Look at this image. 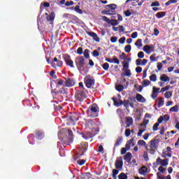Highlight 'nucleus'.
Here are the masks:
<instances>
[{"label": "nucleus", "mask_w": 179, "mask_h": 179, "mask_svg": "<svg viewBox=\"0 0 179 179\" xmlns=\"http://www.w3.org/2000/svg\"><path fill=\"white\" fill-rule=\"evenodd\" d=\"M75 64L77 66V68H83V65L86 64V62L85 60V57L83 56H78L75 59Z\"/></svg>", "instance_id": "f257e3e1"}, {"label": "nucleus", "mask_w": 179, "mask_h": 179, "mask_svg": "<svg viewBox=\"0 0 179 179\" xmlns=\"http://www.w3.org/2000/svg\"><path fill=\"white\" fill-rule=\"evenodd\" d=\"M156 164L157 166L167 167L169 166V159H162V158L158 157L156 160Z\"/></svg>", "instance_id": "f03ea898"}, {"label": "nucleus", "mask_w": 179, "mask_h": 179, "mask_svg": "<svg viewBox=\"0 0 179 179\" xmlns=\"http://www.w3.org/2000/svg\"><path fill=\"white\" fill-rule=\"evenodd\" d=\"M85 83L87 87L90 88L94 85V79L92 78L90 76H87L85 79Z\"/></svg>", "instance_id": "7ed1b4c3"}, {"label": "nucleus", "mask_w": 179, "mask_h": 179, "mask_svg": "<svg viewBox=\"0 0 179 179\" xmlns=\"http://www.w3.org/2000/svg\"><path fill=\"white\" fill-rule=\"evenodd\" d=\"M129 64L128 62H123V71L124 72V76H131V70H129Z\"/></svg>", "instance_id": "20e7f679"}, {"label": "nucleus", "mask_w": 179, "mask_h": 179, "mask_svg": "<svg viewBox=\"0 0 179 179\" xmlns=\"http://www.w3.org/2000/svg\"><path fill=\"white\" fill-rule=\"evenodd\" d=\"M87 113L90 115H91V117H97V115L92 114V113H97V106H90L89 110H87Z\"/></svg>", "instance_id": "39448f33"}, {"label": "nucleus", "mask_w": 179, "mask_h": 179, "mask_svg": "<svg viewBox=\"0 0 179 179\" xmlns=\"http://www.w3.org/2000/svg\"><path fill=\"white\" fill-rule=\"evenodd\" d=\"M148 64V59H143V60L141 59H137L136 60V64L137 66H139L140 65H143V66H145V65H146Z\"/></svg>", "instance_id": "423d86ee"}, {"label": "nucleus", "mask_w": 179, "mask_h": 179, "mask_svg": "<svg viewBox=\"0 0 179 179\" xmlns=\"http://www.w3.org/2000/svg\"><path fill=\"white\" fill-rule=\"evenodd\" d=\"M66 86H67V87L75 86V80L73 78H67L66 80Z\"/></svg>", "instance_id": "0eeeda50"}, {"label": "nucleus", "mask_w": 179, "mask_h": 179, "mask_svg": "<svg viewBox=\"0 0 179 179\" xmlns=\"http://www.w3.org/2000/svg\"><path fill=\"white\" fill-rule=\"evenodd\" d=\"M69 58H71V56H68L67 58H64V61L67 66H70V68H75V66L73 65V61H72Z\"/></svg>", "instance_id": "6e6552de"}, {"label": "nucleus", "mask_w": 179, "mask_h": 179, "mask_svg": "<svg viewBox=\"0 0 179 179\" xmlns=\"http://www.w3.org/2000/svg\"><path fill=\"white\" fill-rule=\"evenodd\" d=\"M149 169H147L146 166H142L139 169V173L141 176H146V174L149 173Z\"/></svg>", "instance_id": "1a4fd4ad"}, {"label": "nucleus", "mask_w": 179, "mask_h": 179, "mask_svg": "<svg viewBox=\"0 0 179 179\" xmlns=\"http://www.w3.org/2000/svg\"><path fill=\"white\" fill-rule=\"evenodd\" d=\"M153 49V46H150L149 45H146L143 47V50L146 52L149 55V54L152 53V50Z\"/></svg>", "instance_id": "9d476101"}, {"label": "nucleus", "mask_w": 179, "mask_h": 179, "mask_svg": "<svg viewBox=\"0 0 179 179\" xmlns=\"http://www.w3.org/2000/svg\"><path fill=\"white\" fill-rule=\"evenodd\" d=\"M158 142L157 140L154 139L150 141V148L151 149H157Z\"/></svg>", "instance_id": "9b49d317"}, {"label": "nucleus", "mask_w": 179, "mask_h": 179, "mask_svg": "<svg viewBox=\"0 0 179 179\" xmlns=\"http://www.w3.org/2000/svg\"><path fill=\"white\" fill-rule=\"evenodd\" d=\"M136 99L137 101H139V103H145L146 101L145 97H143L141 94H137L136 95Z\"/></svg>", "instance_id": "f8f14e48"}, {"label": "nucleus", "mask_w": 179, "mask_h": 179, "mask_svg": "<svg viewBox=\"0 0 179 179\" xmlns=\"http://www.w3.org/2000/svg\"><path fill=\"white\" fill-rule=\"evenodd\" d=\"M77 99L79 101H83V99H86V94L85 92L78 93Z\"/></svg>", "instance_id": "ddd939ff"}, {"label": "nucleus", "mask_w": 179, "mask_h": 179, "mask_svg": "<svg viewBox=\"0 0 179 179\" xmlns=\"http://www.w3.org/2000/svg\"><path fill=\"white\" fill-rule=\"evenodd\" d=\"M122 164H123L122 159H121V158L117 159L115 162V168L116 169H122Z\"/></svg>", "instance_id": "4468645a"}, {"label": "nucleus", "mask_w": 179, "mask_h": 179, "mask_svg": "<svg viewBox=\"0 0 179 179\" xmlns=\"http://www.w3.org/2000/svg\"><path fill=\"white\" fill-rule=\"evenodd\" d=\"M159 80H162V82H170V77L167 76L166 74H162Z\"/></svg>", "instance_id": "2eb2a0df"}, {"label": "nucleus", "mask_w": 179, "mask_h": 179, "mask_svg": "<svg viewBox=\"0 0 179 179\" xmlns=\"http://www.w3.org/2000/svg\"><path fill=\"white\" fill-rule=\"evenodd\" d=\"M113 103H114V106H116V107H120L121 106H122V100H119L117 98H113Z\"/></svg>", "instance_id": "dca6fc26"}, {"label": "nucleus", "mask_w": 179, "mask_h": 179, "mask_svg": "<svg viewBox=\"0 0 179 179\" xmlns=\"http://www.w3.org/2000/svg\"><path fill=\"white\" fill-rule=\"evenodd\" d=\"M134 123V120L132 119V117H127L126 118V124H127V127L126 128H129V127L130 125H132V124Z\"/></svg>", "instance_id": "f3484780"}, {"label": "nucleus", "mask_w": 179, "mask_h": 179, "mask_svg": "<svg viewBox=\"0 0 179 179\" xmlns=\"http://www.w3.org/2000/svg\"><path fill=\"white\" fill-rule=\"evenodd\" d=\"M122 103L123 106H124L126 108H128V107H131V108H134V105L131 102H129V101L124 100Z\"/></svg>", "instance_id": "a211bd4d"}, {"label": "nucleus", "mask_w": 179, "mask_h": 179, "mask_svg": "<svg viewBox=\"0 0 179 179\" xmlns=\"http://www.w3.org/2000/svg\"><path fill=\"white\" fill-rule=\"evenodd\" d=\"M124 160L127 162V163H129L131 162V159H132V154L131 152H127L124 157Z\"/></svg>", "instance_id": "6ab92c4d"}, {"label": "nucleus", "mask_w": 179, "mask_h": 179, "mask_svg": "<svg viewBox=\"0 0 179 179\" xmlns=\"http://www.w3.org/2000/svg\"><path fill=\"white\" fill-rule=\"evenodd\" d=\"M81 152H86L87 150V144L86 143H83L80 145Z\"/></svg>", "instance_id": "aec40b11"}, {"label": "nucleus", "mask_w": 179, "mask_h": 179, "mask_svg": "<svg viewBox=\"0 0 179 179\" xmlns=\"http://www.w3.org/2000/svg\"><path fill=\"white\" fill-rule=\"evenodd\" d=\"M55 17V13H52L50 14V15H48L46 19H47L48 22H53Z\"/></svg>", "instance_id": "412c9836"}, {"label": "nucleus", "mask_w": 179, "mask_h": 179, "mask_svg": "<svg viewBox=\"0 0 179 179\" xmlns=\"http://www.w3.org/2000/svg\"><path fill=\"white\" fill-rule=\"evenodd\" d=\"M92 178V174L90 173H85L82 174L81 179H91Z\"/></svg>", "instance_id": "4be33fe9"}, {"label": "nucleus", "mask_w": 179, "mask_h": 179, "mask_svg": "<svg viewBox=\"0 0 179 179\" xmlns=\"http://www.w3.org/2000/svg\"><path fill=\"white\" fill-rule=\"evenodd\" d=\"M178 110H179V108H178V105H176V106H174L173 107H172L169 109V111L171 113H178Z\"/></svg>", "instance_id": "5701e85b"}, {"label": "nucleus", "mask_w": 179, "mask_h": 179, "mask_svg": "<svg viewBox=\"0 0 179 179\" xmlns=\"http://www.w3.org/2000/svg\"><path fill=\"white\" fill-rule=\"evenodd\" d=\"M156 101L158 102V107H162L164 105V100L162 98H158Z\"/></svg>", "instance_id": "b1692460"}, {"label": "nucleus", "mask_w": 179, "mask_h": 179, "mask_svg": "<svg viewBox=\"0 0 179 179\" xmlns=\"http://www.w3.org/2000/svg\"><path fill=\"white\" fill-rule=\"evenodd\" d=\"M141 85L144 87H146L147 86H149V85H150V81L149 80H143V82L141 83Z\"/></svg>", "instance_id": "393cba45"}, {"label": "nucleus", "mask_w": 179, "mask_h": 179, "mask_svg": "<svg viewBox=\"0 0 179 179\" xmlns=\"http://www.w3.org/2000/svg\"><path fill=\"white\" fill-rule=\"evenodd\" d=\"M106 8H110V10H113V12H114V10H115V9H117V5L114 4V3L109 4V5L106 6Z\"/></svg>", "instance_id": "a878e982"}, {"label": "nucleus", "mask_w": 179, "mask_h": 179, "mask_svg": "<svg viewBox=\"0 0 179 179\" xmlns=\"http://www.w3.org/2000/svg\"><path fill=\"white\" fill-rule=\"evenodd\" d=\"M164 16H166L165 12H159L157 13V17L158 19H162V17H164Z\"/></svg>", "instance_id": "bb28decb"}, {"label": "nucleus", "mask_w": 179, "mask_h": 179, "mask_svg": "<svg viewBox=\"0 0 179 179\" xmlns=\"http://www.w3.org/2000/svg\"><path fill=\"white\" fill-rule=\"evenodd\" d=\"M131 2V6H136V3H138V1L136 0H127L126 3Z\"/></svg>", "instance_id": "cd10ccee"}, {"label": "nucleus", "mask_w": 179, "mask_h": 179, "mask_svg": "<svg viewBox=\"0 0 179 179\" xmlns=\"http://www.w3.org/2000/svg\"><path fill=\"white\" fill-rule=\"evenodd\" d=\"M74 10H76V12L77 13H79L80 15H82V13H83V11L82 10V9H80V6H76L74 8Z\"/></svg>", "instance_id": "c85d7f7f"}, {"label": "nucleus", "mask_w": 179, "mask_h": 179, "mask_svg": "<svg viewBox=\"0 0 179 179\" xmlns=\"http://www.w3.org/2000/svg\"><path fill=\"white\" fill-rule=\"evenodd\" d=\"M150 80L151 82H156V80H157V76H156V74H152L150 76Z\"/></svg>", "instance_id": "c756f323"}, {"label": "nucleus", "mask_w": 179, "mask_h": 179, "mask_svg": "<svg viewBox=\"0 0 179 179\" xmlns=\"http://www.w3.org/2000/svg\"><path fill=\"white\" fill-rule=\"evenodd\" d=\"M135 45L138 47V48H141V47H142V39H138L135 43Z\"/></svg>", "instance_id": "7c9ffc66"}, {"label": "nucleus", "mask_w": 179, "mask_h": 179, "mask_svg": "<svg viewBox=\"0 0 179 179\" xmlns=\"http://www.w3.org/2000/svg\"><path fill=\"white\" fill-rule=\"evenodd\" d=\"M118 178L119 179H128V176L124 173H121L119 176H118Z\"/></svg>", "instance_id": "2f4dec72"}, {"label": "nucleus", "mask_w": 179, "mask_h": 179, "mask_svg": "<svg viewBox=\"0 0 179 179\" xmlns=\"http://www.w3.org/2000/svg\"><path fill=\"white\" fill-rule=\"evenodd\" d=\"M109 24H111L112 26H117L118 25V21H117V20H110Z\"/></svg>", "instance_id": "473e14b6"}, {"label": "nucleus", "mask_w": 179, "mask_h": 179, "mask_svg": "<svg viewBox=\"0 0 179 179\" xmlns=\"http://www.w3.org/2000/svg\"><path fill=\"white\" fill-rule=\"evenodd\" d=\"M137 143L140 146H145L146 148V142L143 140H139Z\"/></svg>", "instance_id": "72a5a7b5"}, {"label": "nucleus", "mask_w": 179, "mask_h": 179, "mask_svg": "<svg viewBox=\"0 0 179 179\" xmlns=\"http://www.w3.org/2000/svg\"><path fill=\"white\" fill-rule=\"evenodd\" d=\"M173 96V93H171V92H166L164 94V97L166 99H170V97H171Z\"/></svg>", "instance_id": "f704fd0d"}, {"label": "nucleus", "mask_w": 179, "mask_h": 179, "mask_svg": "<svg viewBox=\"0 0 179 179\" xmlns=\"http://www.w3.org/2000/svg\"><path fill=\"white\" fill-rule=\"evenodd\" d=\"M118 173H120V171L117 169H113V178H117V176L118 175Z\"/></svg>", "instance_id": "c9c22d12"}, {"label": "nucleus", "mask_w": 179, "mask_h": 179, "mask_svg": "<svg viewBox=\"0 0 179 179\" xmlns=\"http://www.w3.org/2000/svg\"><path fill=\"white\" fill-rule=\"evenodd\" d=\"M131 47L130 45H127L124 47V51L125 52H131Z\"/></svg>", "instance_id": "e433bc0d"}, {"label": "nucleus", "mask_w": 179, "mask_h": 179, "mask_svg": "<svg viewBox=\"0 0 179 179\" xmlns=\"http://www.w3.org/2000/svg\"><path fill=\"white\" fill-rule=\"evenodd\" d=\"M116 90H117V92H122V90H124V86L122 85H116Z\"/></svg>", "instance_id": "4c0bfd02"}, {"label": "nucleus", "mask_w": 179, "mask_h": 179, "mask_svg": "<svg viewBox=\"0 0 179 179\" xmlns=\"http://www.w3.org/2000/svg\"><path fill=\"white\" fill-rule=\"evenodd\" d=\"M83 54H84L85 58H87V59L90 58L89 50L88 49L85 50Z\"/></svg>", "instance_id": "58836bf2"}, {"label": "nucleus", "mask_w": 179, "mask_h": 179, "mask_svg": "<svg viewBox=\"0 0 179 179\" xmlns=\"http://www.w3.org/2000/svg\"><path fill=\"white\" fill-rule=\"evenodd\" d=\"M122 143V137H119L117 139L115 145H116V146H118V145H121Z\"/></svg>", "instance_id": "ea45409f"}, {"label": "nucleus", "mask_w": 179, "mask_h": 179, "mask_svg": "<svg viewBox=\"0 0 179 179\" xmlns=\"http://www.w3.org/2000/svg\"><path fill=\"white\" fill-rule=\"evenodd\" d=\"M156 149L157 148H148L147 149V152H149V153H150L151 155H155V152H156Z\"/></svg>", "instance_id": "a19ab883"}, {"label": "nucleus", "mask_w": 179, "mask_h": 179, "mask_svg": "<svg viewBox=\"0 0 179 179\" xmlns=\"http://www.w3.org/2000/svg\"><path fill=\"white\" fill-rule=\"evenodd\" d=\"M104 71H108V68H110V64L108 63H104L102 66Z\"/></svg>", "instance_id": "79ce46f5"}, {"label": "nucleus", "mask_w": 179, "mask_h": 179, "mask_svg": "<svg viewBox=\"0 0 179 179\" xmlns=\"http://www.w3.org/2000/svg\"><path fill=\"white\" fill-rule=\"evenodd\" d=\"M56 83L57 85H58L59 86H62L64 85V80H61V79H57L56 80Z\"/></svg>", "instance_id": "37998d69"}, {"label": "nucleus", "mask_w": 179, "mask_h": 179, "mask_svg": "<svg viewBox=\"0 0 179 179\" xmlns=\"http://www.w3.org/2000/svg\"><path fill=\"white\" fill-rule=\"evenodd\" d=\"M158 171H159L160 173H164V171H166V166H159L158 168Z\"/></svg>", "instance_id": "c03bdc74"}, {"label": "nucleus", "mask_w": 179, "mask_h": 179, "mask_svg": "<svg viewBox=\"0 0 179 179\" xmlns=\"http://www.w3.org/2000/svg\"><path fill=\"white\" fill-rule=\"evenodd\" d=\"M166 90H170V85H166L161 89V92H166Z\"/></svg>", "instance_id": "a18cd8bd"}, {"label": "nucleus", "mask_w": 179, "mask_h": 179, "mask_svg": "<svg viewBox=\"0 0 179 179\" xmlns=\"http://www.w3.org/2000/svg\"><path fill=\"white\" fill-rule=\"evenodd\" d=\"M78 164H79V166H83V164H85V163H86V160L85 159H80L78 161Z\"/></svg>", "instance_id": "49530a36"}, {"label": "nucleus", "mask_w": 179, "mask_h": 179, "mask_svg": "<svg viewBox=\"0 0 179 179\" xmlns=\"http://www.w3.org/2000/svg\"><path fill=\"white\" fill-rule=\"evenodd\" d=\"M124 15L128 17L132 15V13H131V10H127L124 11Z\"/></svg>", "instance_id": "de8ad7c7"}, {"label": "nucleus", "mask_w": 179, "mask_h": 179, "mask_svg": "<svg viewBox=\"0 0 179 179\" xmlns=\"http://www.w3.org/2000/svg\"><path fill=\"white\" fill-rule=\"evenodd\" d=\"M143 157H144L145 162H148L149 160V156L148 155L147 152H144Z\"/></svg>", "instance_id": "09e8293b"}, {"label": "nucleus", "mask_w": 179, "mask_h": 179, "mask_svg": "<svg viewBox=\"0 0 179 179\" xmlns=\"http://www.w3.org/2000/svg\"><path fill=\"white\" fill-rule=\"evenodd\" d=\"M137 57L138 58H145V53H143V52H139Z\"/></svg>", "instance_id": "8fccbe9b"}, {"label": "nucleus", "mask_w": 179, "mask_h": 179, "mask_svg": "<svg viewBox=\"0 0 179 179\" xmlns=\"http://www.w3.org/2000/svg\"><path fill=\"white\" fill-rule=\"evenodd\" d=\"M92 38L94 41H96V43H100V38L98 37L96 34H95V36H93Z\"/></svg>", "instance_id": "3c124183"}, {"label": "nucleus", "mask_w": 179, "mask_h": 179, "mask_svg": "<svg viewBox=\"0 0 179 179\" xmlns=\"http://www.w3.org/2000/svg\"><path fill=\"white\" fill-rule=\"evenodd\" d=\"M162 117H163L164 121H165V122L169 121V120H170V115H164Z\"/></svg>", "instance_id": "603ef678"}, {"label": "nucleus", "mask_w": 179, "mask_h": 179, "mask_svg": "<svg viewBox=\"0 0 179 179\" xmlns=\"http://www.w3.org/2000/svg\"><path fill=\"white\" fill-rule=\"evenodd\" d=\"M102 20H103V22H106L108 23V24H110V20L108 19V17H106V16H103V17H102Z\"/></svg>", "instance_id": "864d4df0"}, {"label": "nucleus", "mask_w": 179, "mask_h": 179, "mask_svg": "<svg viewBox=\"0 0 179 179\" xmlns=\"http://www.w3.org/2000/svg\"><path fill=\"white\" fill-rule=\"evenodd\" d=\"M159 124L158 122L155 123L152 127V131H157Z\"/></svg>", "instance_id": "5fc2aeb1"}, {"label": "nucleus", "mask_w": 179, "mask_h": 179, "mask_svg": "<svg viewBox=\"0 0 179 179\" xmlns=\"http://www.w3.org/2000/svg\"><path fill=\"white\" fill-rule=\"evenodd\" d=\"M106 15H114V13H115V12L114 10H108L106 11Z\"/></svg>", "instance_id": "6e6d98bb"}, {"label": "nucleus", "mask_w": 179, "mask_h": 179, "mask_svg": "<svg viewBox=\"0 0 179 179\" xmlns=\"http://www.w3.org/2000/svg\"><path fill=\"white\" fill-rule=\"evenodd\" d=\"M125 40H127V38L125 37H122L119 39V43L120 44H124V43H125Z\"/></svg>", "instance_id": "4d7b16f0"}, {"label": "nucleus", "mask_w": 179, "mask_h": 179, "mask_svg": "<svg viewBox=\"0 0 179 179\" xmlns=\"http://www.w3.org/2000/svg\"><path fill=\"white\" fill-rule=\"evenodd\" d=\"M118 38L117 36H113L110 38L111 43H117Z\"/></svg>", "instance_id": "13d9d810"}, {"label": "nucleus", "mask_w": 179, "mask_h": 179, "mask_svg": "<svg viewBox=\"0 0 179 179\" xmlns=\"http://www.w3.org/2000/svg\"><path fill=\"white\" fill-rule=\"evenodd\" d=\"M124 134H125V136L127 137L129 136V135H131V129H126Z\"/></svg>", "instance_id": "bf43d9fd"}, {"label": "nucleus", "mask_w": 179, "mask_h": 179, "mask_svg": "<svg viewBox=\"0 0 179 179\" xmlns=\"http://www.w3.org/2000/svg\"><path fill=\"white\" fill-rule=\"evenodd\" d=\"M160 90V88H157L156 87H152V93H159V91Z\"/></svg>", "instance_id": "052dcab7"}, {"label": "nucleus", "mask_w": 179, "mask_h": 179, "mask_svg": "<svg viewBox=\"0 0 179 179\" xmlns=\"http://www.w3.org/2000/svg\"><path fill=\"white\" fill-rule=\"evenodd\" d=\"M157 68L158 71H162V68H163V64L161 62H158Z\"/></svg>", "instance_id": "680f3d73"}, {"label": "nucleus", "mask_w": 179, "mask_h": 179, "mask_svg": "<svg viewBox=\"0 0 179 179\" xmlns=\"http://www.w3.org/2000/svg\"><path fill=\"white\" fill-rule=\"evenodd\" d=\"M72 5H73V1H66L65 3V6H72Z\"/></svg>", "instance_id": "e2e57ef3"}, {"label": "nucleus", "mask_w": 179, "mask_h": 179, "mask_svg": "<svg viewBox=\"0 0 179 179\" xmlns=\"http://www.w3.org/2000/svg\"><path fill=\"white\" fill-rule=\"evenodd\" d=\"M145 129H141L138 131V136H142V134H143V132H145Z\"/></svg>", "instance_id": "0e129e2a"}, {"label": "nucleus", "mask_w": 179, "mask_h": 179, "mask_svg": "<svg viewBox=\"0 0 179 179\" xmlns=\"http://www.w3.org/2000/svg\"><path fill=\"white\" fill-rule=\"evenodd\" d=\"M120 59H127V55L123 52L120 56Z\"/></svg>", "instance_id": "69168bd1"}, {"label": "nucleus", "mask_w": 179, "mask_h": 179, "mask_svg": "<svg viewBox=\"0 0 179 179\" xmlns=\"http://www.w3.org/2000/svg\"><path fill=\"white\" fill-rule=\"evenodd\" d=\"M113 61L115 64H117V65H119L120 60H118V58H117L116 57H114L113 59Z\"/></svg>", "instance_id": "338daca9"}, {"label": "nucleus", "mask_w": 179, "mask_h": 179, "mask_svg": "<svg viewBox=\"0 0 179 179\" xmlns=\"http://www.w3.org/2000/svg\"><path fill=\"white\" fill-rule=\"evenodd\" d=\"M131 38H136L138 37V32H134L131 35Z\"/></svg>", "instance_id": "774afa93"}]
</instances>
